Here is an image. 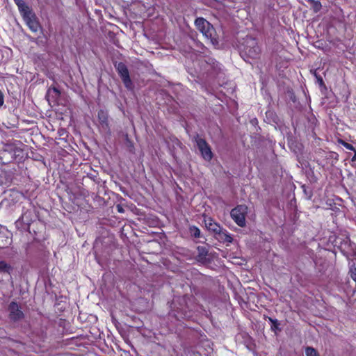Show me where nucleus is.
<instances>
[{"instance_id": "10", "label": "nucleus", "mask_w": 356, "mask_h": 356, "mask_svg": "<svg viewBox=\"0 0 356 356\" xmlns=\"http://www.w3.org/2000/svg\"><path fill=\"white\" fill-rule=\"evenodd\" d=\"M9 317L13 321H18L24 317V314L22 311L17 302L12 301L8 305Z\"/></svg>"}, {"instance_id": "9", "label": "nucleus", "mask_w": 356, "mask_h": 356, "mask_svg": "<svg viewBox=\"0 0 356 356\" xmlns=\"http://www.w3.org/2000/svg\"><path fill=\"white\" fill-rule=\"evenodd\" d=\"M22 16L32 32L36 33L41 28L35 14L31 9Z\"/></svg>"}, {"instance_id": "15", "label": "nucleus", "mask_w": 356, "mask_h": 356, "mask_svg": "<svg viewBox=\"0 0 356 356\" xmlns=\"http://www.w3.org/2000/svg\"><path fill=\"white\" fill-rule=\"evenodd\" d=\"M11 243V238L6 233L0 232V248H5Z\"/></svg>"}, {"instance_id": "16", "label": "nucleus", "mask_w": 356, "mask_h": 356, "mask_svg": "<svg viewBox=\"0 0 356 356\" xmlns=\"http://www.w3.org/2000/svg\"><path fill=\"white\" fill-rule=\"evenodd\" d=\"M217 235L224 242L232 243L233 241L232 236L225 229H222L220 233H218Z\"/></svg>"}, {"instance_id": "21", "label": "nucleus", "mask_w": 356, "mask_h": 356, "mask_svg": "<svg viewBox=\"0 0 356 356\" xmlns=\"http://www.w3.org/2000/svg\"><path fill=\"white\" fill-rule=\"evenodd\" d=\"M348 275L350 278L356 283V266L355 264H353L350 266Z\"/></svg>"}, {"instance_id": "5", "label": "nucleus", "mask_w": 356, "mask_h": 356, "mask_svg": "<svg viewBox=\"0 0 356 356\" xmlns=\"http://www.w3.org/2000/svg\"><path fill=\"white\" fill-rule=\"evenodd\" d=\"M113 65L120 77L121 78L124 87L127 90H132L134 85L126 64L123 62H115Z\"/></svg>"}, {"instance_id": "13", "label": "nucleus", "mask_w": 356, "mask_h": 356, "mask_svg": "<svg viewBox=\"0 0 356 356\" xmlns=\"http://www.w3.org/2000/svg\"><path fill=\"white\" fill-rule=\"evenodd\" d=\"M97 118H98V120H99L100 124L102 126H104V125L108 126V113L106 111L100 109L98 111Z\"/></svg>"}, {"instance_id": "18", "label": "nucleus", "mask_w": 356, "mask_h": 356, "mask_svg": "<svg viewBox=\"0 0 356 356\" xmlns=\"http://www.w3.org/2000/svg\"><path fill=\"white\" fill-rule=\"evenodd\" d=\"M307 2L310 3L311 9L316 13L321 10L322 5L321 3L318 0H307Z\"/></svg>"}, {"instance_id": "22", "label": "nucleus", "mask_w": 356, "mask_h": 356, "mask_svg": "<svg viewBox=\"0 0 356 356\" xmlns=\"http://www.w3.org/2000/svg\"><path fill=\"white\" fill-rule=\"evenodd\" d=\"M306 356H318L317 350L312 347H307L305 348Z\"/></svg>"}, {"instance_id": "28", "label": "nucleus", "mask_w": 356, "mask_h": 356, "mask_svg": "<svg viewBox=\"0 0 356 356\" xmlns=\"http://www.w3.org/2000/svg\"><path fill=\"white\" fill-rule=\"evenodd\" d=\"M51 89L56 94L57 96H59L60 95V92L57 88L52 87Z\"/></svg>"}, {"instance_id": "12", "label": "nucleus", "mask_w": 356, "mask_h": 356, "mask_svg": "<svg viewBox=\"0 0 356 356\" xmlns=\"http://www.w3.org/2000/svg\"><path fill=\"white\" fill-rule=\"evenodd\" d=\"M205 225L206 227L211 232H213L215 234H218L220 233L222 227L217 222H216L213 219L209 218L205 220Z\"/></svg>"}, {"instance_id": "2", "label": "nucleus", "mask_w": 356, "mask_h": 356, "mask_svg": "<svg viewBox=\"0 0 356 356\" xmlns=\"http://www.w3.org/2000/svg\"><path fill=\"white\" fill-rule=\"evenodd\" d=\"M195 26L212 44H218L217 33L213 25L207 19L203 17H197L195 20Z\"/></svg>"}, {"instance_id": "4", "label": "nucleus", "mask_w": 356, "mask_h": 356, "mask_svg": "<svg viewBox=\"0 0 356 356\" xmlns=\"http://www.w3.org/2000/svg\"><path fill=\"white\" fill-rule=\"evenodd\" d=\"M244 53L250 58H259L261 54V49L258 44L257 40L252 37L247 36L245 40Z\"/></svg>"}, {"instance_id": "30", "label": "nucleus", "mask_w": 356, "mask_h": 356, "mask_svg": "<svg viewBox=\"0 0 356 356\" xmlns=\"http://www.w3.org/2000/svg\"><path fill=\"white\" fill-rule=\"evenodd\" d=\"M354 152H355V155L353 156V158L351 159L352 161H356V150H355Z\"/></svg>"}, {"instance_id": "14", "label": "nucleus", "mask_w": 356, "mask_h": 356, "mask_svg": "<svg viewBox=\"0 0 356 356\" xmlns=\"http://www.w3.org/2000/svg\"><path fill=\"white\" fill-rule=\"evenodd\" d=\"M15 4L17 6L18 9L21 15H24L25 13L31 10L30 7L24 2V0H13Z\"/></svg>"}, {"instance_id": "23", "label": "nucleus", "mask_w": 356, "mask_h": 356, "mask_svg": "<svg viewBox=\"0 0 356 356\" xmlns=\"http://www.w3.org/2000/svg\"><path fill=\"white\" fill-rule=\"evenodd\" d=\"M197 250L199 251V255L198 257L200 258V259H204L206 257V256L207 255V250L205 249V248H203V247H198L197 248Z\"/></svg>"}, {"instance_id": "11", "label": "nucleus", "mask_w": 356, "mask_h": 356, "mask_svg": "<svg viewBox=\"0 0 356 356\" xmlns=\"http://www.w3.org/2000/svg\"><path fill=\"white\" fill-rule=\"evenodd\" d=\"M172 305H174V309H175V300L172 302ZM175 314L174 316L179 321L189 316L188 315V309L186 305L181 306V307H177L176 309H175Z\"/></svg>"}, {"instance_id": "19", "label": "nucleus", "mask_w": 356, "mask_h": 356, "mask_svg": "<svg viewBox=\"0 0 356 356\" xmlns=\"http://www.w3.org/2000/svg\"><path fill=\"white\" fill-rule=\"evenodd\" d=\"M189 233L191 234V236L194 237V238H200V229L195 226V225H191L189 227Z\"/></svg>"}, {"instance_id": "24", "label": "nucleus", "mask_w": 356, "mask_h": 356, "mask_svg": "<svg viewBox=\"0 0 356 356\" xmlns=\"http://www.w3.org/2000/svg\"><path fill=\"white\" fill-rule=\"evenodd\" d=\"M315 77L317 79V82L319 83L320 86H324V81L323 78L321 75H319L316 71L314 73Z\"/></svg>"}, {"instance_id": "25", "label": "nucleus", "mask_w": 356, "mask_h": 356, "mask_svg": "<svg viewBox=\"0 0 356 356\" xmlns=\"http://www.w3.org/2000/svg\"><path fill=\"white\" fill-rule=\"evenodd\" d=\"M343 145L344 147L346 149H348V150H351V151H355V149L353 147V145L350 144V143H346L345 142V143H343Z\"/></svg>"}, {"instance_id": "27", "label": "nucleus", "mask_w": 356, "mask_h": 356, "mask_svg": "<svg viewBox=\"0 0 356 356\" xmlns=\"http://www.w3.org/2000/svg\"><path fill=\"white\" fill-rule=\"evenodd\" d=\"M4 103V95L3 92L0 90V106H1Z\"/></svg>"}, {"instance_id": "17", "label": "nucleus", "mask_w": 356, "mask_h": 356, "mask_svg": "<svg viewBox=\"0 0 356 356\" xmlns=\"http://www.w3.org/2000/svg\"><path fill=\"white\" fill-rule=\"evenodd\" d=\"M13 270L12 266L5 261H0V273H8Z\"/></svg>"}, {"instance_id": "8", "label": "nucleus", "mask_w": 356, "mask_h": 356, "mask_svg": "<svg viewBox=\"0 0 356 356\" xmlns=\"http://www.w3.org/2000/svg\"><path fill=\"white\" fill-rule=\"evenodd\" d=\"M4 195L5 197L2 202L6 203L8 206L14 205L24 198L23 193L15 188L6 191Z\"/></svg>"}, {"instance_id": "20", "label": "nucleus", "mask_w": 356, "mask_h": 356, "mask_svg": "<svg viewBox=\"0 0 356 356\" xmlns=\"http://www.w3.org/2000/svg\"><path fill=\"white\" fill-rule=\"evenodd\" d=\"M268 319L271 323L270 329L272 331L276 332L277 330H281L280 328V323L277 319H273L271 317H268Z\"/></svg>"}, {"instance_id": "31", "label": "nucleus", "mask_w": 356, "mask_h": 356, "mask_svg": "<svg viewBox=\"0 0 356 356\" xmlns=\"http://www.w3.org/2000/svg\"><path fill=\"white\" fill-rule=\"evenodd\" d=\"M12 181V179L11 178H9V179H6V183L7 182H11Z\"/></svg>"}, {"instance_id": "26", "label": "nucleus", "mask_w": 356, "mask_h": 356, "mask_svg": "<svg viewBox=\"0 0 356 356\" xmlns=\"http://www.w3.org/2000/svg\"><path fill=\"white\" fill-rule=\"evenodd\" d=\"M115 208L118 213H124V209L122 205L118 204L116 205Z\"/></svg>"}, {"instance_id": "32", "label": "nucleus", "mask_w": 356, "mask_h": 356, "mask_svg": "<svg viewBox=\"0 0 356 356\" xmlns=\"http://www.w3.org/2000/svg\"><path fill=\"white\" fill-rule=\"evenodd\" d=\"M4 170H0V177H2V175L4 174Z\"/></svg>"}, {"instance_id": "6", "label": "nucleus", "mask_w": 356, "mask_h": 356, "mask_svg": "<svg viewBox=\"0 0 356 356\" xmlns=\"http://www.w3.org/2000/svg\"><path fill=\"white\" fill-rule=\"evenodd\" d=\"M248 213V207L244 204L237 205L232 209L230 216L234 222L239 227L245 226V218Z\"/></svg>"}, {"instance_id": "1", "label": "nucleus", "mask_w": 356, "mask_h": 356, "mask_svg": "<svg viewBox=\"0 0 356 356\" xmlns=\"http://www.w3.org/2000/svg\"><path fill=\"white\" fill-rule=\"evenodd\" d=\"M26 158L24 149L13 144H6L0 151V162L6 165L13 162L20 163Z\"/></svg>"}, {"instance_id": "29", "label": "nucleus", "mask_w": 356, "mask_h": 356, "mask_svg": "<svg viewBox=\"0 0 356 356\" xmlns=\"http://www.w3.org/2000/svg\"><path fill=\"white\" fill-rule=\"evenodd\" d=\"M179 302L181 304V303H184L186 304V298L185 297H182V298H179Z\"/></svg>"}, {"instance_id": "3", "label": "nucleus", "mask_w": 356, "mask_h": 356, "mask_svg": "<svg viewBox=\"0 0 356 356\" xmlns=\"http://www.w3.org/2000/svg\"><path fill=\"white\" fill-rule=\"evenodd\" d=\"M27 207H23L22 213L15 222V226L20 230H29L35 216V207L30 200Z\"/></svg>"}, {"instance_id": "7", "label": "nucleus", "mask_w": 356, "mask_h": 356, "mask_svg": "<svg viewBox=\"0 0 356 356\" xmlns=\"http://www.w3.org/2000/svg\"><path fill=\"white\" fill-rule=\"evenodd\" d=\"M195 140L202 158L207 161H210L213 154L208 143L205 139L200 138L198 134L195 136Z\"/></svg>"}]
</instances>
